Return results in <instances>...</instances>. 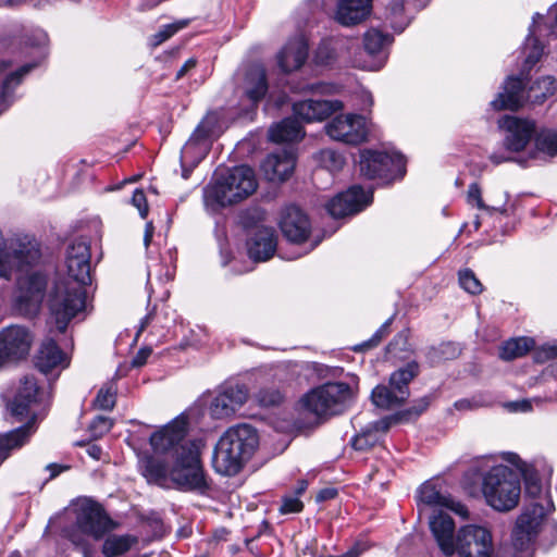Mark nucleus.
Returning a JSON list of instances; mask_svg holds the SVG:
<instances>
[{"label": "nucleus", "instance_id": "obj_1", "mask_svg": "<svg viewBox=\"0 0 557 557\" xmlns=\"http://www.w3.org/2000/svg\"><path fill=\"white\" fill-rule=\"evenodd\" d=\"M67 277L54 284L49 309L55 329L64 333L69 323L86 308L85 286L91 282L90 247L85 239L73 240L66 249Z\"/></svg>", "mask_w": 557, "mask_h": 557}, {"label": "nucleus", "instance_id": "obj_2", "mask_svg": "<svg viewBox=\"0 0 557 557\" xmlns=\"http://www.w3.org/2000/svg\"><path fill=\"white\" fill-rule=\"evenodd\" d=\"M156 454L165 455L172 461L171 487L183 492L205 494L210 483L200 460V450L195 442L186 440L183 424H170L150 436Z\"/></svg>", "mask_w": 557, "mask_h": 557}, {"label": "nucleus", "instance_id": "obj_3", "mask_svg": "<svg viewBox=\"0 0 557 557\" xmlns=\"http://www.w3.org/2000/svg\"><path fill=\"white\" fill-rule=\"evenodd\" d=\"M259 445L257 430L243 423L227 429L218 441L212 457L214 470L225 476L236 475Z\"/></svg>", "mask_w": 557, "mask_h": 557}, {"label": "nucleus", "instance_id": "obj_4", "mask_svg": "<svg viewBox=\"0 0 557 557\" xmlns=\"http://www.w3.org/2000/svg\"><path fill=\"white\" fill-rule=\"evenodd\" d=\"M258 187L253 170L238 165L220 173L205 189L207 205L226 207L251 196Z\"/></svg>", "mask_w": 557, "mask_h": 557}, {"label": "nucleus", "instance_id": "obj_5", "mask_svg": "<svg viewBox=\"0 0 557 557\" xmlns=\"http://www.w3.org/2000/svg\"><path fill=\"white\" fill-rule=\"evenodd\" d=\"M40 243L35 236L15 233L4 237L0 231V277L7 281L13 273L26 272L41 260Z\"/></svg>", "mask_w": 557, "mask_h": 557}, {"label": "nucleus", "instance_id": "obj_6", "mask_svg": "<svg viewBox=\"0 0 557 557\" xmlns=\"http://www.w3.org/2000/svg\"><path fill=\"white\" fill-rule=\"evenodd\" d=\"M352 398L354 392L349 384L327 382L307 392L300 398L299 407L319 422L323 418L342 413Z\"/></svg>", "mask_w": 557, "mask_h": 557}, {"label": "nucleus", "instance_id": "obj_7", "mask_svg": "<svg viewBox=\"0 0 557 557\" xmlns=\"http://www.w3.org/2000/svg\"><path fill=\"white\" fill-rule=\"evenodd\" d=\"M482 493L487 505L495 510L510 511L519 504L520 479L507 466H494L482 478Z\"/></svg>", "mask_w": 557, "mask_h": 557}, {"label": "nucleus", "instance_id": "obj_8", "mask_svg": "<svg viewBox=\"0 0 557 557\" xmlns=\"http://www.w3.org/2000/svg\"><path fill=\"white\" fill-rule=\"evenodd\" d=\"M75 513L73 527L64 530V534L77 547H86L85 536L100 540L119 527L98 503L90 499L81 502Z\"/></svg>", "mask_w": 557, "mask_h": 557}, {"label": "nucleus", "instance_id": "obj_9", "mask_svg": "<svg viewBox=\"0 0 557 557\" xmlns=\"http://www.w3.org/2000/svg\"><path fill=\"white\" fill-rule=\"evenodd\" d=\"M359 168L361 175L371 180L403 177L406 160L398 152L363 149L359 154Z\"/></svg>", "mask_w": 557, "mask_h": 557}, {"label": "nucleus", "instance_id": "obj_10", "mask_svg": "<svg viewBox=\"0 0 557 557\" xmlns=\"http://www.w3.org/2000/svg\"><path fill=\"white\" fill-rule=\"evenodd\" d=\"M545 516V507L540 503H532L518 517L511 534L516 557H531V546L540 532Z\"/></svg>", "mask_w": 557, "mask_h": 557}, {"label": "nucleus", "instance_id": "obj_11", "mask_svg": "<svg viewBox=\"0 0 557 557\" xmlns=\"http://www.w3.org/2000/svg\"><path fill=\"white\" fill-rule=\"evenodd\" d=\"M455 547L458 557H493L495 553L492 532L478 524L460 527L456 533Z\"/></svg>", "mask_w": 557, "mask_h": 557}, {"label": "nucleus", "instance_id": "obj_12", "mask_svg": "<svg viewBox=\"0 0 557 557\" xmlns=\"http://www.w3.org/2000/svg\"><path fill=\"white\" fill-rule=\"evenodd\" d=\"M48 277L40 271L17 278L15 308L23 314L35 313L46 293Z\"/></svg>", "mask_w": 557, "mask_h": 557}, {"label": "nucleus", "instance_id": "obj_13", "mask_svg": "<svg viewBox=\"0 0 557 557\" xmlns=\"http://www.w3.org/2000/svg\"><path fill=\"white\" fill-rule=\"evenodd\" d=\"M326 134L347 145H359L368 137L366 119L359 114H339L325 124Z\"/></svg>", "mask_w": 557, "mask_h": 557}, {"label": "nucleus", "instance_id": "obj_14", "mask_svg": "<svg viewBox=\"0 0 557 557\" xmlns=\"http://www.w3.org/2000/svg\"><path fill=\"white\" fill-rule=\"evenodd\" d=\"M238 89L252 107L258 106L269 90L265 67L261 63L245 65L239 74Z\"/></svg>", "mask_w": 557, "mask_h": 557}, {"label": "nucleus", "instance_id": "obj_15", "mask_svg": "<svg viewBox=\"0 0 557 557\" xmlns=\"http://www.w3.org/2000/svg\"><path fill=\"white\" fill-rule=\"evenodd\" d=\"M32 339V334L26 327L11 325L2 330L0 332V367L28 355Z\"/></svg>", "mask_w": 557, "mask_h": 557}, {"label": "nucleus", "instance_id": "obj_16", "mask_svg": "<svg viewBox=\"0 0 557 557\" xmlns=\"http://www.w3.org/2000/svg\"><path fill=\"white\" fill-rule=\"evenodd\" d=\"M372 201V191H366L360 185H352L346 191L339 193L326 205L327 212L333 218H344L363 210Z\"/></svg>", "mask_w": 557, "mask_h": 557}, {"label": "nucleus", "instance_id": "obj_17", "mask_svg": "<svg viewBox=\"0 0 557 557\" xmlns=\"http://www.w3.org/2000/svg\"><path fill=\"white\" fill-rule=\"evenodd\" d=\"M498 126L507 133L504 139L505 147L513 152L522 151L536 132L534 121L510 115L499 119Z\"/></svg>", "mask_w": 557, "mask_h": 557}, {"label": "nucleus", "instance_id": "obj_18", "mask_svg": "<svg viewBox=\"0 0 557 557\" xmlns=\"http://www.w3.org/2000/svg\"><path fill=\"white\" fill-rule=\"evenodd\" d=\"M280 228L290 243L300 244L309 238L311 222L309 216L297 206H286L281 213Z\"/></svg>", "mask_w": 557, "mask_h": 557}, {"label": "nucleus", "instance_id": "obj_19", "mask_svg": "<svg viewBox=\"0 0 557 557\" xmlns=\"http://www.w3.org/2000/svg\"><path fill=\"white\" fill-rule=\"evenodd\" d=\"M247 400V391L240 385L223 387L211 400L210 416L213 419H226L235 414Z\"/></svg>", "mask_w": 557, "mask_h": 557}, {"label": "nucleus", "instance_id": "obj_20", "mask_svg": "<svg viewBox=\"0 0 557 557\" xmlns=\"http://www.w3.org/2000/svg\"><path fill=\"white\" fill-rule=\"evenodd\" d=\"M342 109L339 100L307 99L293 104L294 115L306 123L321 122Z\"/></svg>", "mask_w": 557, "mask_h": 557}, {"label": "nucleus", "instance_id": "obj_21", "mask_svg": "<svg viewBox=\"0 0 557 557\" xmlns=\"http://www.w3.org/2000/svg\"><path fill=\"white\" fill-rule=\"evenodd\" d=\"M295 164V151L292 147H286L269 154L262 163V169L268 180L284 182L293 174Z\"/></svg>", "mask_w": 557, "mask_h": 557}, {"label": "nucleus", "instance_id": "obj_22", "mask_svg": "<svg viewBox=\"0 0 557 557\" xmlns=\"http://www.w3.org/2000/svg\"><path fill=\"white\" fill-rule=\"evenodd\" d=\"M430 529L441 552L446 557L455 555L456 547V525L454 519L440 512L430 519Z\"/></svg>", "mask_w": 557, "mask_h": 557}, {"label": "nucleus", "instance_id": "obj_23", "mask_svg": "<svg viewBox=\"0 0 557 557\" xmlns=\"http://www.w3.org/2000/svg\"><path fill=\"white\" fill-rule=\"evenodd\" d=\"M40 396V387L33 375H25L20 381V386L9 409L12 416L23 419L28 416L32 405L38 403Z\"/></svg>", "mask_w": 557, "mask_h": 557}, {"label": "nucleus", "instance_id": "obj_24", "mask_svg": "<svg viewBox=\"0 0 557 557\" xmlns=\"http://www.w3.org/2000/svg\"><path fill=\"white\" fill-rule=\"evenodd\" d=\"M277 247V237L272 227L257 228L247 242L248 256L253 261H268Z\"/></svg>", "mask_w": 557, "mask_h": 557}, {"label": "nucleus", "instance_id": "obj_25", "mask_svg": "<svg viewBox=\"0 0 557 557\" xmlns=\"http://www.w3.org/2000/svg\"><path fill=\"white\" fill-rule=\"evenodd\" d=\"M308 44L304 37H294L277 54V64L284 73L301 67L308 58Z\"/></svg>", "mask_w": 557, "mask_h": 557}, {"label": "nucleus", "instance_id": "obj_26", "mask_svg": "<svg viewBox=\"0 0 557 557\" xmlns=\"http://www.w3.org/2000/svg\"><path fill=\"white\" fill-rule=\"evenodd\" d=\"M524 84L522 78L510 76L504 84V91L491 102L495 110H518L523 102Z\"/></svg>", "mask_w": 557, "mask_h": 557}, {"label": "nucleus", "instance_id": "obj_27", "mask_svg": "<svg viewBox=\"0 0 557 557\" xmlns=\"http://www.w3.org/2000/svg\"><path fill=\"white\" fill-rule=\"evenodd\" d=\"M372 0H339L336 10V21L344 26L362 22L371 11Z\"/></svg>", "mask_w": 557, "mask_h": 557}, {"label": "nucleus", "instance_id": "obj_28", "mask_svg": "<svg viewBox=\"0 0 557 557\" xmlns=\"http://www.w3.org/2000/svg\"><path fill=\"white\" fill-rule=\"evenodd\" d=\"M65 360V354L53 338H46L36 356L35 366L42 373H49Z\"/></svg>", "mask_w": 557, "mask_h": 557}, {"label": "nucleus", "instance_id": "obj_29", "mask_svg": "<svg viewBox=\"0 0 557 557\" xmlns=\"http://www.w3.org/2000/svg\"><path fill=\"white\" fill-rule=\"evenodd\" d=\"M305 136V132L299 120L285 117L280 123L271 126L269 129V139L273 143L298 141Z\"/></svg>", "mask_w": 557, "mask_h": 557}, {"label": "nucleus", "instance_id": "obj_30", "mask_svg": "<svg viewBox=\"0 0 557 557\" xmlns=\"http://www.w3.org/2000/svg\"><path fill=\"white\" fill-rule=\"evenodd\" d=\"M419 373L420 366L413 360L391 374L389 385L399 394L400 399H408L410 395L409 383L417 377Z\"/></svg>", "mask_w": 557, "mask_h": 557}, {"label": "nucleus", "instance_id": "obj_31", "mask_svg": "<svg viewBox=\"0 0 557 557\" xmlns=\"http://www.w3.org/2000/svg\"><path fill=\"white\" fill-rule=\"evenodd\" d=\"M143 475L149 483L161 487L171 488V467L165 460L157 457H149L145 461Z\"/></svg>", "mask_w": 557, "mask_h": 557}, {"label": "nucleus", "instance_id": "obj_32", "mask_svg": "<svg viewBox=\"0 0 557 557\" xmlns=\"http://www.w3.org/2000/svg\"><path fill=\"white\" fill-rule=\"evenodd\" d=\"M387 429L388 423L385 421L373 422L351 438V446L356 450H368L380 443Z\"/></svg>", "mask_w": 557, "mask_h": 557}, {"label": "nucleus", "instance_id": "obj_33", "mask_svg": "<svg viewBox=\"0 0 557 557\" xmlns=\"http://www.w3.org/2000/svg\"><path fill=\"white\" fill-rule=\"evenodd\" d=\"M417 497L420 503L426 506L445 507L458 511V509L455 508L454 499L450 498L449 495L442 493L441 490L430 481H426L420 486Z\"/></svg>", "mask_w": 557, "mask_h": 557}, {"label": "nucleus", "instance_id": "obj_34", "mask_svg": "<svg viewBox=\"0 0 557 557\" xmlns=\"http://www.w3.org/2000/svg\"><path fill=\"white\" fill-rule=\"evenodd\" d=\"M138 543V537L132 534L109 535L102 544V554L106 557H117L124 555Z\"/></svg>", "mask_w": 557, "mask_h": 557}, {"label": "nucleus", "instance_id": "obj_35", "mask_svg": "<svg viewBox=\"0 0 557 557\" xmlns=\"http://www.w3.org/2000/svg\"><path fill=\"white\" fill-rule=\"evenodd\" d=\"M534 346L535 341L531 337L511 338L500 347L499 357L505 361H510L527 355Z\"/></svg>", "mask_w": 557, "mask_h": 557}, {"label": "nucleus", "instance_id": "obj_36", "mask_svg": "<svg viewBox=\"0 0 557 557\" xmlns=\"http://www.w3.org/2000/svg\"><path fill=\"white\" fill-rule=\"evenodd\" d=\"M35 66L36 64L34 63L25 64L5 77L0 91V104H4L3 110L7 109L11 103L9 99L12 96L14 87L20 85L23 77L27 75Z\"/></svg>", "mask_w": 557, "mask_h": 557}, {"label": "nucleus", "instance_id": "obj_37", "mask_svg": "<svg viewBox=\"0 0 557 557\" xmlns=\"http://www.w3.org/2000/svg\"><path fill=\"white\" fill-rule=\"evenodd\" d=\"M373 404L383 409L400 406L407 399H400L399 394L391 386L377 385L371 394Z\"/></svg>", "mask_w": 557, "mask_h": 557}, {"label": "nucleus", "instance_id": "obj_38", "mask_svg": "<svg viewBox=\"0 0 557 557\" xmlns=\"http://www.w3.org/2000/svg\"><path fill=\"white\" fill-rule=\"evenodd\" d=\"M460 348L451 342L441 343L428 349L425 357L431 366L437 364L445 360L455 359L459 356Z\"/></svg>", "mask_w": 557, "mask_h": 557}, {"label": "nucleus", "instance_id": "obj_39", "mask_svg": "<svg viewBox=\"0 0 557 557\" xmlns=\"http://www.w3.org/2000/svg\"><path fill=\"white\" fill-rule=\"evenodd\" d=\"M557 90V81L553 76H543L530 87V97L535 102L544 101Z\"/></svg>", "mask_w": 557, "mask_h": 557}, {"label": "nucleus", "instance_id": "obj_40", "mask_svg": "<svg viewBox=\"0 0 557 557\" xmlns=\"http://www.w3.org/2000/svg\"><path fill=\"white\" fill-rule=\"evenodd\" d=\"M389 42L391 37L375 28L368 30L363 36V47L370 55L380 53Z\"/></svg>", "mask_w": 557, "mask_h": 557}, {"label": "nucleus", "instance_id": "obj_41", "mask_svg": "<svg viewBox=\"0 0 557 557\" xmlns=\"http://www.w3.org/2000/svg\"><path fill=\"white\" fill-rule=\"evenodd\" d=\"M116 403V387L113 383L103 384L97 393L94 406L97 409L111 411Z\"/></svg>", "mask_w": 557, "mask_h": 557}, {"label": "nucleus", "instance_id": "obj_42", "mask_svg": "<svg viewBox=\"0 0 557 557\" xmlns=\"http://www.w3.org/2000/svg\"><path fill=\"white\" fill-rule=\"evenodd\" d=\"M467 200L468 203L471 206H475L480 210L486 211L488 214H493L495 212L505 213L506 208L503 207H492L484 203L482 199V191L481 187L478 183H472L469 186L468 194H467Z\"/></svg>", "mask_w": 557, "mask_h": 557}, {"label": "nucleus", "instance_id": "obj_43", "mask_svg": "<svg viewBox=\"0 0 557 557\" xmlns=\"http://www.w3.org/2000/svg\"><path fill=\"white\" fill-rule=\"evenodd\" d=\"M431 404L430 396H423L413 401V405L405 410L399 411L396 414V418L400 422H410L416 420L418 417L424 412Z\"/></svg>", "mask_w": 557, "mask_h": 557}, {"label": "nucleus", "instance_id": "obj_44", "mask_svg": "<svg viewBox=\"0 0 557 557\" xmlns=\"http://www.w3.org/2000/svg\"><path fill=\"white\" fill-rule=\"evenodd\" d=\"M535 146L539 151L548 156H557V133L543 131L535 136Z\"/></svg>", "mask_w": 557, "mask_h": 557}, {"label": "nucleus", "instance_id": "obj_45", "mask_svg": "<svg viewBox=\"0 0 557 557\" xmlns=\"http://www.w3.org/2000/svg\"><path fill=\"white\" fill-rule=\"evenodd\" d=\"M388 16L391 26L401 32L404 26L406 25V20L404 17V0H393L388 7Z\"/></svg>", "mask_w": 557, "mask_h": 557}, {"label": "nucleus", "instance_id": "obj_46", "mask_svg": "<svg viewBox=\"0 0 557 557\" xmlns=\"http://www.w3.org/2000/svg\"><path fill=\"white\" fill-rule=\"evenodd\" d=\"M459 284L461 288L472 295H479L483 290L482 283L470 269L459 271Z\"/></svg>", "mask_w": 557, "mask_h": 557}, {"label": "nucleus", "instance_id": "obj_47", "mask_svg": "<svg viewBox=\"0 0 557 557\" xmlns=\"http://www.w3.org/2000/svg\"><path fill=\"white\" fill-rule=\"evenodd\" d=\"M320 162L324 168L333 172L343 168L345 158L332 149H323L320 151Z\"/></svg>", "mask_w": 557, "mask_h": 557}, {"label": "nucleus", "instance_id": "obj_48", "mask_svg": "<svg viewBox=\"0 0 557 557\" xmlns=\"http://www.w3.org/2000/svg\"><path fill=\"white\" fill-rule=\"evenodd\" d=\"M393 318L387 319L380 329L372 335V337L359 345H357L354 349L356 351H363L376 347L381 341L388 334L389 326L392 324Z\"/></svg>", "mask_w": 557, "mask_h": 557}, {"label": "nucleus", "instance_id": "obj_49", "mask_svg": "<svg viewBox=\"0 0 557 557\" xmlns=\"http://www.w3.org/2000/svg\"><path fill=\"white\" fill-rule=\"evenodd\" d=\"M257 398L259 404L264 407L276 406L283 401V395L276 388L260 389L257 394Z\"/></svg>", "mask_w": 557, "mask_h": 557}, {"label": "nucleus", "instance_id": "obj_50", "mask_svg": "<svg viewBox=\"0 0 557 557\" xmlns=\"http://www.w3.org/2000/svg\"><path fill=\"white\" fill-rule=\"evenodd\" d=\"M504 460L515 466L522 474L523 478H532V473H530V470L533 469L535 466L533 463H529L520 458L519 455L516 453H504L503 454Z\"/></svg>", "mask_w": 557, "mask_h": 557}, {"label": "nucleus", "instance_id": "obj_51", "mask_svg": "<svg viewBox=\"0 0 557 557\" xmlns=\"http://www.w3.org/2000/svg\"><path fill=\"white\" fill-rule=\"evenodd\" d=\"M527 44H532L533 46L524 61V69L530 70L540 61L544 48L540 45L539 40L531 34H529L527 38Z\"/></svg>", "mask_w": 557, "mask_h": 557}, {"label": "nucleus", "instance_id": "obj_52", "mask_svg": "<svg viewBox=\"0 0 557 557\" xmlns=\"http://www.w3.org/2000/svg\"><path fill=\"white\" fill-rule=\"evenodd\" d=\"M304 509V504L298 496L285 495L282 497V505L280 512L282 515L300 512Z\"/></svg>", "mask_w": 557, "mask_h": 557}, {"label": "nucleus", "instance_id": "obj_53", "mask_svg": "<svg viewBox=\"0 0 557 557\" xmlns=\"http://www.w3.org/2000/svg\"><path fill=\"white\" fill-rule=\"evenodd\" d=\"M211 131H212L211 127L206 122H201L195 128V131L193 132L190 138L186 143V145L184 147V151L186 149L190 148L191 146L197 145V144L206 140L207 138H209V136L211 134Z\"/></svg>", "mask_w": 557, "mask_h": 557}, {"label": "nucleus", "instance_id": "obj_54", "mask_svg": "<svg viewBox=\"0 0 557 557\" xmlns=\"http://www.w3.org/2000/svg\"><path fill=\"white\" fill-rule=\"evenodd\" d=\"M131 201L132 205L138 209L139 215L143 219H146L149 212V207L144 190L139 188L135 189Z\"/></svg>", "mask_w": 557, "mask_h": 557}, {"label": "nucleus", "instance_id": "obj_55", "mask_svg": "<svg viewBox=\"0 0 557 557\" xmlns=\"http://www.w3.org/2000/svg\"><path fill=\"white\" fill-rule=\"evenodd\" d=\"M112 425L113 423L111 419L99 416L92 420V422L89 425V429L95 435L101 436L108 433L111 430Z\"/></svg>", "mask_w": 557, "mask_h": 557}, {"label": "nucleus", "instance_id": "obj_56", "mask_svg": "<svg viewBox=\"0 0 557 557\" xmlns=\"http://www.w3.org/2000/svg\"><path fill=\"white\" fill-rule=\"evenodd\" d=\"M184 26L177 25V24H168L164 25L157 34L153 36V45L158 46L169 38H171L178 29H181Z\"/></svg>", "mask_w": 557, "mask_h": 557}, {"label": "nucleus", "instance_id": "obj_57", "mask_svg": "<svg viewBox=\"0 0 557 557\" xmlns=\"http://www.w3.org/2000/svg\"><path fill=\"white\" fill-rule=\"evenodd\" d=\"M530 473H532V478H524L525 481V492L529 495L535 496L541 492V484L537 479V473L535 470V467L530 470Z\"/></svg>", "mask_w": 557, "mask_h": 557}, {"label": "nucleus", "instance_id": "obj_58", "mask_svg": "<svg viewBox=\"0 0 557 557\" xmlns=\"http://www.w3.org/2000/svg\"><path fill=\"white\" fill-rule=\"evenodd\" d=\"M150 355V348H140L133 358L132 366L136 368L143 367L147 362V359L149 358Z\"/></svg>", "mask_w": 557, "mask_h": 557}, {"label": "nucleus", "instance_id": "obj_59", "mask_svg": "<svg viewBox=\"0 0 557 557\" xmlns=\"http://www.w3.org/2000/svg\"><path fill=\"white\" fill-rule=\"evenodd\" d=\"M338 494V491L335 487H324L320 490L315 496V500L318 503L326 502L334 499Z\"/></svg>", "mask_w": 557, "mask_h": 557}, {"label": "nucleus", "instance_id": "obj_60", "mask_svg": "<svg viewBox=\"0 0 557 557\" xmlns=\"http://www.w3.org/2000/svg\"><path fill=\"white\" fill-rule=\"evenodd\" d=\"M197 60L195 58H190L181 66V69L176 73V79H181L184 77L190 70L196 67Z\"/></svg>", "mask_w": 557, "mask_h": 557}, {"label": "nucleus", "instance_id": "obj_61", "mask_svg": "<svg viewBox=\"0 0 557 557\" xmlns=\"http://www.w3.org/2000/svg\"><path fill=\"white\" fill-rule=\"evenodd\" d=\"M46 469L50 471L49 479L52 480V479L57 478L63 471L70 469V467L69 466H62V465H59V463H49V465H47Z\"/></svg>", "mask_w": 557, "mask_h": 557}, {"label": "nucleus", "instance_id": "obj_62", "mask_svg": "<svg viewBox=\"0 0 557 557\" xmlns=\"http://www.w3.org/2000/svg\"><path fill=\"white\" fill-rule=\"evenodd\" d=\"M154 232V226L152 222H147L145 226V234H144V244L146 247H148L152 240Z\"/></svg>", "mask_w": 557, "mask_h": 557}, {"label": "nucleus", "instance_id": "obj_63", "mask_svg": "<svg viewBox=\"0 0 557 557\" xmlns=\"http://www.w3.org/2000/svg\"><path fill=\"white\" fill-rule=\"evenodd\" d=\"M88 455L95 460H100L102 455V449L99 445L92 444L87 448Z\"/></svg>", "mask_w": 557, "mask_h": 557}, {"label": "nucleus", "instance_id": "obj_64", "mask_svg": "<svg viewBox=\"0 0 557 557\" xmlns=\"http://www.w3.org/2000/svg\"><path fill=\"white\" fill-rule=\"evenodd\" d=\"M474 407H476V405H473L469 399H460L455 403V408L458 410H468Z\"/></svg>", "mask_w": 557, "mask_h": 557}]
</instances>
